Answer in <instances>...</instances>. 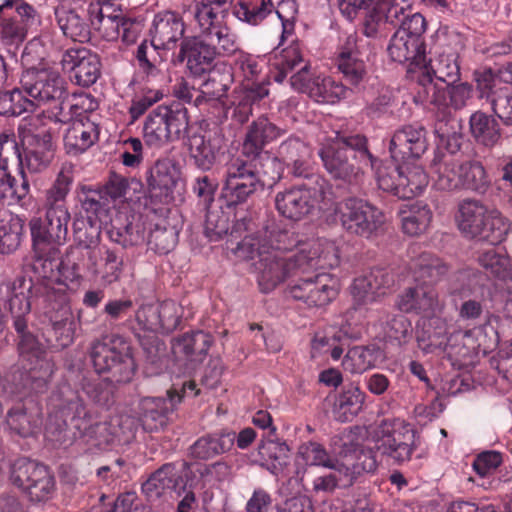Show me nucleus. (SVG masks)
I'll use <instances>...</instances> for the list:
<instances>
[{
    "label": "nucleus",
    "instance_id": "nucleus-19",
    "mask_svg": "<svg viewBox=\"0 0 512 512\" xmlns=\"http://www.w3.org/2000/svg\"><path fill=\"white\" fill-rule=\"evenodd\" d=\"M299 278L289 284V293L295 299L303 301L309 307H322L329 304L336 297V290L327 283V276L316 274Z\"/></svg>",
    "mask_w": 512,
    "mask_h": 512
},
{
    "label": "nucleus",
    "instance_id": "nucleus-47",
    "mask_svg": "<svg viewBox=\"0 0 512 512\" xmlns=\"http://www.w3.org/2000/svg\"><path fill=\"white\" fill-rule=\"evenodd\" d=\"M460 169V190L472 191L484 194L491 186L489 176L480 161L466 160L461 162Z\"/></svg>",
    "mask_w": 512,
    "mask_h": 512
},
{
    "label": "nucleus",
    "instance_id": "nucleus-37",
    "mask_svg": "<svg viewBox=\"0 0 512 512\" xmlns=\"http://www.w3.org/2000/svg\"><path fill=\"white\" fill-rule=\"evenodd\" d=\"M262 466L275 476L283 475L290 459V448L275 436H264L258 444Z\"/></svg>",
    "mask_w": 512,
    "mask_h": 512
},
{
    "label": "nucleus",
    "instance_id": "nucleus-59",
    "mask_svg": "<svg viewBox=\"0 0 512 512\" xmlns=\"http://www.w3.org/2000/svg\"><path fill=\"white\" fill-rule=\"evenodd\" d=\"M206 38L214 48L216 58L236 57L242 51L236 33L227 24L206 35Z\"/></svg>",
    "mask_w": 512,
    "mask_h": 512
},
{
    "label": "nucleus",
    "instance_id": "nucleus-62",
    "mask_svg": "<svg viewBox=\"0 0 512 512\" xmlns=\"http://www.w3.org/2000/svg\"><path fill=\"white\" fill-rule=\"evenodd\" d=\"M271 14L276 13L282 24L281 41H284L294 33L295 21L298 14V4L295 0H270Z\"/></svg>",
    "mask_w": 512,
    "mask_h": 512
},
{
    "label": "nucleus",
    "instance_id": "nucleus-46",
    "mask_svg": "<svg viewBox=\"0 0 512 512\" xmlns=\"http://www.w3.org/2000/svg\"><path fill=\"white\" fill-rule=\"evenodd\" d=\"M450 270V266L441 258L429 254H421L414 265V277L424 285H433L443 279Z\"/></svg>",
    "mask_w": 512,
    "mask_h": 512
},
{
    "label": "nucleus",
    "instance_id": "nucleus-34",
    "mask_svg": "<svg viewBox=\"0 0 512 512\" xmlns=\"http://www.w3.org/2000/svg\"><path fill=\"white\" fill-rule=\"evenodd\" d=\"M73 183L69 172L60 171L52 185L46 189L43 210L46 214L71 221V214L67 206V196Z\"/></svg>",
    "mask_w": 512,
    "mask_h": 512
},
{
    "label": "nucleus",
    "instance_id": "nucleus-44",
    "mask_svg": "<svg viewBox=\"0 0 512 512\" xmlns=\"http://www.w3.org/2000/svg\"><path fill=\"white\" fill-rule=\"evenodd\" d=\"M384 223L383 213L363 199L354 198V234L370 238Z\"/></svg>",
    "mask_w": 512,
    "mask_h": 512
},
{
    "label": "nucleus",
    "instance_id": "nucleus-56",
    "mask_svg": "<svg viewBox=\"0 0 512 512\" xmlns=\"http://www.w3.org/2000/svg\"><path fill=\"white\" fill-rule=\"evenodd\" d=\"M30 193V181L24 171L20 172L19 181L10 174L7 167L0 164V202L8 197L20 202Z\"/></svg>",
    "mask_w": 512,
    "mask_h": 512
},
{
    "label": "nucleus",
    "instance_id": "nucleus-54",
    "mask_svg": "<svg viewBox=\"0 0 512 512\" xmlns=\"http://www.w3.org/2000/svg\"><path fill=\"white\" fill-rule=\"evenodd\" d=\"M72 231L76 249L91 248L100 244L101 226L95 219L84 218V215H75Z\"/></svg>",
    "mask_w": 512,
    "mask_h": 512
},
{
    "label": "nucleus",
    "instance_id": "nucleus-45",
    "mask_svg": "<svg viewBox=\"0 0 512 512\" xmlns=\"http://www.w3.org/2000/svg\"><path fill=\"white\" fill-rule=\"evenodd\" d=\"M469 125L474 140L485 147L495 146L501 138L498 121L482 111H476L470 116Z\"/></svg>",
    "mask_w": 512,
    "mask_h": 512
},
{
    "label": "nucleus",
    "instance_id": "nucleus-27",
    "mask_svg": "<svg viewBox=\"0 0 512 512\" xmlns=\"http://www.w3.org/2000/svg\"><path fill=\"white\" fill-rule=\"evenodd\" d=\"M186 482L182 470L175 463H165L142 484V492L151 500L160 498L166 491L179 495L185 491Z\"/></svg>",
    "mask_w": 512,
    "mask_h": 512
},
{
    "label": "nucleus",
    "instance_id": "nucleus-57",
    "mask_svg": "<svg viewBox=\"0 0 512 512\" xmlns=\"http://www.w3.org/2000/svg\"><path fill=\"white\" fill-rule=\"evenodd\" d=\"M146 240L151 250L159 254H167L178 242V231L174 226L168 225L166 220H161L150 230Z\"/></svg>",
    "mask_w": 512,
    "mask_h": 512
},
{
    "label": "nucleus",
    "instance_id": "nucleus-12",
    "mask_svg": "<svg viewBox=\"0 0 512 512\" xmlns=\"http://www.w3.org/2000/svg\"><path fill=\"white\" fill-rule=\"evenodd\" d=\"M10 479L33 503L51 499L55 481L45 465L27 458L17 459L11 468Z\"/></svg>",
    "mask_w": 512,
    "mask_h": 512
},
{
    "label": "nucleus",
    "instance_id": "nucleus-22",
    "mask_svg": "<svg viewBox=\"0 0 512 512\" xmlns=\"http://www.w3.org/2000/svg\"><path fill=\"white\" fill-rule=\"evenodd\" d=\"M426 130L422 126L406 125L391 138L389 151L395 161L419 158L427 150Z\"/></svg>",
    "mask_w": 512,
    "mask_h": 512
},
{
    "label": "nucleus",
    "instance_id": "nucleus-52",
    "mask_svg": "<svg viewBox=\"0 0 512 512\" xmlns=\"http://www.w3.org/2000/svg\"><path fill=\"white\" fill-rule=\"evenodd\" d=\"M347 88L330 77L313 76L308 95L318 103H336L345 97Z\"/></svg>",
    "mask_w": 512,
    "mask_h": 512
},
{
    "label": "nucleus",
    "instance_id": "nucleus-23",
    "mask_svg": "<svg viewBox=\"0 0 512 512\" xmlns=\"http://www.w3.org/2000/svg\"><path fill=\"white\" fill-rule=\"evenodd\" d=\"M316 195L310 187L294 186L276 194L275 207L283 217L299 221L314 209Z\"/></svg>",
    "mask_w": 512,
    "mask_h": 512
},
{
    "label": "nucleus",
    "instance_id": "nucleus-40",
    "mask_svg": "<svg viewBox=\"0 0 512 512\" xmlns=\"http://www.w3.org/2000/svg\"><path fill=\"white\" fill-rule=\"evenodd\" d=\"M422 69L419 83L424 86L427 93L431 92L430 85H435L433 76L446 85L457 83L460 80V67L455 53L441 54L431 70H428L426 66Z\"/></svg>",
    "mask_w": 512,
    "mask_h": 512
},
{
    "label": "nucleus",
    "instance_id": "nucleus-16",
    "mask_svg": "<svg viewBox=\"0 0 512 512\" xmlns=\"http://www.w3.org/2000/svg\"><path fill=\"white\" fill-rule=\"evenodd\" d=\"M60 63L63 71L69 73L71 81L83 88L92 86L101 76L99 56L86 47L65 50Z\"/></svg>",
    "mask_w": 512,
    "mask_h": 512
},
{
    "label": "nucleus",
    "instance_id": "nucleus-35",
    "mask_svg": "<svg viewBox=\"0 0 512 512\" xmlns=\"http://www.w3.org/2000/svg\"><path fill=\"white\" fill-rule=\"evenodd\" d=\"M213 342L211 334L202 330L191 331L174 339L172 349L175 355L184 357L190 363H200L206 357Z\"/></svg>",
    "mask_w": 512,
    "mask_h": 512
},
{
    "label": "nucleus",
    "instance_id": "nucleus-1",
    "mask_svg": "<svg viewBox=\"0 0 512 512\" xmlns=\"http://www.w3.org/2000/svg\"><path fill=\"white\" fill-rule=\"evenodd\" d=\"M33 280L25 275L0 278V302L12 317L18 335L17 349L22 369L13 380L25 394L38 395L47 392L54 374V363L46 358L42 345L28 328V316L32 307Z\"/></svg>",
    "mask_w": 512,
    "mask_h": 512
},
{
    "label": "nucleus",
    "instance_id": "nucleus-14",
    "mask_svg": "<svg viewBox=\"0 0 512 512\" xmlns=\"http://www.w3.org/2000/svg\"><path fill=\"white\" fill-rule=\"evenodd\" d=\"M24 93L40 104L61 101L66 95L65 80L51 69H27L20 79Z\"/></svg>",
    "mask_w": 512,
    "mask_h": 512
},
{
    "label": "nucleus",
    "instance_id": "nucleus-53",
    "mask_svg": "<svg viewBox=\"0 0 512 512\" xmlns=\"http://www.w3.org/2000/svg\"><path fill=\"white\" fill-rule=\"evenodd\" d=\"M159 45L151 40H143L136 49L135 59L139 69L146 76H155L160 72L159 67L164 62V52Z\"/></svg>",
    "mask_w": 512,
    "mask_h": 512
},
{
    "label": "nucleus",
    "instance_id": "nucleus-42",
    "mask_svg": "<svg viewBox=\"0 0 512 512\" xmlns=\"http://www.w3.org/2000/svg\"><path fill=\"white\" fill-rule=\"evenodd\" d=\"M387 50L391 59L395 62H411L420 68H425L424 42H418L404 35L394 33Z\"/></svg>",
    "mask_w": 512,
    "mask_h": 512
},
{
    "label": "nucleus",
    "instance_id": "nucleus-5",
    "mask_svg": "<svg viewBox=\"0 0 512 512\" xmlns=\"http://www.w3.org/2000/svg\"><path fill=\"white\" fill-rule=\"evenodd\" d=\"M351 147L352 137H345L319 152L325 169L334 179L333 184L328 183L326 201L334 204V220L348 231L352 228V165L348 155Z\"/></svg>",
    "mask_w": 512,
    "mask_h": 512
},
{
    "label": "nucleus",
    "instance_id": "nucleus-41",
    "mask_svg": "<svg viewBox=\"0 0 512 512\" xmlns=\"http://www.w3.org/2000/svg\"><path fill=\"white\" fill-rule=\"evenodd\" d=\"M432 92L430 103L435 106H445L447 109L453 108L461 110L467 106L472 98L473 88L467 82L447 84L441 88L437 85H430Z\"/></svg>",
    "mask_w": 512,
    "mask_h": 512
},
{
    "label": "nucleus",
    "instance_id": "nucleus-17",
    "mask_svg": "<svg viewBox=\"0 0 512 512\" xmlns=\"http://www.w3.org/2000/svg\"><path fill=\"white\" fill-rule=\"evenodd\" d=\"M55 18L63 34L80 43L86 42L91 36V25H95V20L91 17L95 14V19L100 23L102 9L98 4H90L87 10L83 8L75 9L65 5L55 8Z\"/></svg>",
    "mask_w": 512,
    "mask_h": 512
},
{
    "label": "nucleus",
    "instance_id": "nucleus-20",
    "mask_svg": "<svg viewBox=\"0 0 512 512\" xmlns=\"http://www.w3.org/2000/svg\"><path fill=\"white\" fill-rule=\"evenodd\" d=\"M24 148V167L31 173L47 169L56 153V141L51 129L39 130L29 134Z\"/></svg>",
    "mask_w": 512,
    "mask_h": 512
},
{
    "label": "nucleus",
    "instance_id": "nucleus-4",
    "mask_svg": "<svg viewBox=\"0 0 512 512\" xmlns=\"http://www.w3.org/2000/svg\"><path fill=\"white\" fill-rule=\"evenodd\" d=\"M32 301L48 319L46 341L56 349L69 347L75 338L77 323L67 303L66 293L56 288L55 282L47 276L33 281Z\"/></svg>",
    "mask_w": 512,
    "mask_h": 512
},
{
    "label": "nucleus",
    "instance_id": "nucleus-55",
    "mask_svg": "<svg viewBox=\"0 0 512 512\" xmlns=\"http://www.w3.org/2000/svg\"><path fill=\"white\" fill-rule=\"evenodd\" d=\"M227 12L228 9H219L202 1L197 2L194 8V19L200 30L199 34L206 36L226 25Z\"/></svg>",
    "mask_w": 512,
    "mask_h": 512
},
{
    "label": "nucleus",
    "instance_id": "nucleus-8",
    "mask_svg": "<svg viewBox=\"0 0 512 512\" xmlns=\"http://www.w3.org/2000/svg\"><path fill=\"white\" fill-rule=\"evenodd\" d=\"M189 125L188 110L180 102L152 109L143 123V139L150 147L161 148L184 137Z\"/></svg>",
    "mask_w": 512,
    "mask_h": 512
},
{
    "label": "nucleus",
    "instance_id": "nucleus-49",
    "mask_svg": "<svg viewBox=\"0 0 512 512\" xmlns=\"http://www.w3.org/2000/svg\"><path fill=\"white\" fill-rule=\"evenodd\" d=\"M76 206L80 211L75 215L97 220L98 214L108 205L103 193L90 185H79L75 190Z\"/></svg>",
    "mask_w": 512,
    "mask_h": 512
},
{
    "label": "nucleus",
    "instance_id": "nucleus-10",
    "mask_svg": "<svg viewBox=\"0 0 512 512\" xmlns=\"http://www.w3.org/2000/svg\"><path fill=\"white\" fill-rule=\"evenodd\" d=\"M399 162L391 158L378 168V186L399 199H412L427 186L428 176L420 166Z\"/></svg>",
    "mask_w": 512,
    "mask_h": 512
},
{
    "label": "nucleus",
    "instance_id": "nucleus-50",
    "mask_svg": "<svg viewBox=\"0 0 512 512\" xmlns=\"http://www.w3.org/2000/svg\"><path fill=\"white\" fill-rule=\"evenodd\" d=\"M35 107L36 104L26 97L22 88L12 90L0 88V116L18 117L24 113L34 112Z\"/></svg>",
    "mask_w": 512,
    "mask_h": 512
},
{
    "label": "nucleus",
    "instance_id": "nucleus-29",
    "mask_svg": "<svg viewBox=\"0 0 512 512\" xmlns=\"http://www.w3.org/2000/svg\"><path fill=\"white\" fill-rule=\"evenodd\" d=\"M285 132V129L277 126L269 118L260 116L248 126L241 152L246 156L265 152L264 147L283 136Z\"/></svg>",
    "mask_w": 512,
    "mask_h": 512
},
{
    "label": "nucleus",
    "instance_id": "nucleus-43",
    "mask_svg": "<svg viewBox=\"0 0 512 512\" xmlns=\"http://www.w3.org/2000/svg\"><path fill=\"white\" fill-rule=\"evenodd\" d=\"M490 211L478 200L467 199L462 201L459 204L457 216L460 231L466 237L476 239Z\"/></svg>",
    "mask_w": 512,
    "mask_h": 512
},
{
    "label": "nucleus",
    "instance_id": "nucleus-25",
    "mask_svg": "<svg viewBox=\"0 0 512 512\" xmlns=\"http://www.w3.org/2000/svg\"><path fill=\"white\" fill-rule=\"evenodd\" d=\"M69 221L45 213V220L32 217L29 228L33 247L44 250L49 245H62L67 241Z\"/></svg>",
    "mask_w": 512,
    "mask_h": 512
},
{
    "label": "nucleus",
    "instance_id": "nucleus-58",
    "mask_svg": "<svg viewBox=\"0 0 512 512\" xmlns=\"http://www.w3.org/2000/svg\"><path fill=\"white\" fill-rule=\"evenodd\" d=\"M509 221L503 217L498 211L491 210L482 225L481 231L478 232L476 239L482 242H488L491 245L500 244L505 240L509 230Z\"/></svg>",
    "mask_w": 512,
    "mask_h": 512
},
{
    "label": "nucleus",
    "instance_id": "nucleus-60",
    "mask_svg": "<svg viewBox=\"0 0 512 512\" xmlns=\"http://www.w3.org/2000/svg\"><path fill=\"white\" fill-rule=\"evenodd\" d=\"M307 159L308 158H299V161L289 162L286 165L291 167L290 172L294 177L303 178L307 181L306 183L297 185L298 187H310L314 189V193H318L322 201H326L328 182L321 175L309 169Z\"/></svg>",
    "mask_w": 512,
    "mask_h": 512
},
{
    "label": "nucleus",
    "instance_id": "nucleus-18",
    "mask_svg": "<svg viewBox=\"0 0 512 512\" xmlns=\"http://www.w3.org/2000/svg\"><path fill=\"white\" fill-rule=\"evenodd\" d=\"M215 60V50L202 34L186 36L176 55V61L185 62L188 72L194 77H202L214 68Z\"/></svg>",
    "mask_w": 512,
    "mask_h": 512
},
{
    "label": "nucleus",
    "instance_id": "nucleus-6",
    "mask_svg": "<svg viewBox=\"0 0 512 512\" xmlns=\"http://www.w3.org/2000/svg\"><path fill=\"white\" fill-rule=\"evenodd\" d=\"M377 416L371 412L365 419L359 418L354 426L357 440L370 442L377 450H382L396 462L402 463L410 459L412 454V438L410 430L403 427L400 421L382 420L376 424Z\"/></svg>",
    "mask_w": 512,
    "mask_h": 512
},
{
    "label": "nucleus",
    "instance_id": "nucleus-24",
    "mask_svg": "<svg viewBox=\"0 0 512 512\" xmlns=\"http://www.w3.org/2000/svg\"><path fill=\"white\" fill-rule=\"evenodd\" d=\"M181 179L179 165L173 160L158 159L146 171V182L152 196L172 199V193Z\"/></svg>",
    "mask_w": 512,
    "mask_h": 512
},
{
    "label": "nucleus",
    "instance_id": "nucleus-11",
    "mask_svg": "<svg viewBox=\"0 0 512 512\" xmlns=\"http://www.w3.org/2000/svg\"><path fill=\"white\" fill-rule=\"evenodd\" d=\"M223 196L228 206L244 203L260 188L255 164L241 152L229 156L224 164Z\"/></svg>",
    "mask_w": 512,
    "mask_h": 512
},
{
    "label": "nucleus",
    "instance_id": "nucleus-38",
    "mask_svg": "<svg viewBox=\"0 0 512 512\" xmlns=\"http://www.w3.org/2000/svg\"><path fill=\"white\" fill-rule=\"evenodd\" d=\"M461 162L451 155L436 154L431 161V171L434 177V186L441 191L460 190Z\"/></svg>",
    "mask_w": 512,
    "mask_h": 512
},
{
    "label": "nucleus",
    "instance_id": "nucleus-39",
    "mask_svg": "<svg viewBox=\"0 0 512 512\" xmlns=\"http://www.w3.org/2000/svg\"><path fill=\"white\" fill-rule=\"evenodd\" d=\"M206 74L208 77L201 84L200 94L194 100L196 106L201 105L203 101L222 102L234 81L230 67L224 66L222 70L214 67Z\"/></svg>",
    "mask_w": 512,
    "mask_h": 512
},
{
    "label": "nucleus",
    "instance_id": "nucleus-30",
    "mask_svg": "<svg viewBox=\"0 0 512 512\" xmlns=\"http://www.w3.org/2000/svg\"><path fill=\"white\" fill-rule=\"evenodd\" d=\"M100 24L109 41L121 40L126 45L134 44L144 29V19L127 14L101 15Z\"/></svg>",
    "mask_w": 512,
    "mask_h": 512
},
{
    "label": "nucleus",
    "instance_id": "nucleus-3",
    "mask_svg": "<svg viewBox=\"0 0 512 512\" xmlns=\"http://www.w3.org/2000/svg\"><path fill=\"white\" fill-rule=\"evenodd\" d=\"M235 253L243 258L259 260L255 263L257 282L263 293H270L287 278L307 274L319 266L320 250L313 244H304L301 252L286 258L275 251H266L265 245L245 237Z\"/></svg>",
    "mask_w": 512,
    "mask_h": 512
},
{
    "label": "nucleus",
    "instance_id": "nucleus-61",
    "mask_svg": "<svg viewBox=\"0 0 512 512\" xmlns=\"http://www.w3.org/2000/svg\"><path fill=\"white\" fill-rule=\"evenodd\" d=\"M477 260L488 276L505 279L510 275L512 265L509 257L494 248L479 253Z\"/></svg>",
    "mask_w": 512,
    "mask_h": 512
},
{
    "label": "nucleus",
    "instance_id": "nucleus-63",
    "mask_svg": "<svg viewBox=\"0 0 512 512\" xmlns=\"http://www.w3.org/2000/svg\"><path fill=\"white\" fill-rule=\"evenodd\" d=\"M372 443L357 440L354 436V478L364 474H372L377 469L374 445Z\"/></svg>",
    "mask_w": 512,
    "mask_h": 512
},
{
    "label": "nucleus",
    "instance_id": "nucleus-48",
    "mask_svg": "<svg viewBox=\"0 0 512 512\" xmlns=\"http://www.w3.org/2000/svg\"><path fill=\"white\" fill-rule=\"evenodd\" d=\"M248 157L255 164L260 188L273 187L282 178L284 164L275 154L272 155L266 151Z\"/></svg>",
    "mask_w": 512,
    "mask_h": 512
},
{
    "label": "nucleus",
    "instance_id": "nucleus-7",
    "mask_svg": "<svg viewBox=\"0 0 512 512\" xmlns=\"http://www.w3.org/2000/svg\"><path fill=\"white\" fill-rule=\"evenodd\" d=\"M89 358L98 374H109L110 382L129 383L137 371L132 347L119 335L105 336L93 341L89 347Z\"/></svg>",
    "mask_w": 512,
    "mask_h": 512
},
{
    "label": "nucleus",
    "instance_id": "nucleus-13",
    "mask_svg": "<svg viewBox=\"0 0 512 512\" xmlns=\"http://www.w3.org/2000/svg\"><path fill=\"white\" fill-rule=\"evenodd\" d=\"M185 146L191 163L201 171H210L219 161L224 147V136L218 130L193 129L184 133Z\"/></svg>",
    "mask_w": 512,
    "mask_h": 512
},
{
    "label": "nucleus",
    "instance_id": "nucleus-36",
    "mask_svg": "<svg viewBox=\"0 0 512 512\" xmlns=\"http://www.w3.org/2000/svg\"><path fill=\"white\" fill-rule=\"evenodd\" d=\"M438 306L437 293L429 286L409 287L398 296L396 307L405 313L433 314Z\"/></svg>",
    "mask_w": 512,
    "mask_h": 512
},
{
    "label": "nucleus",
    "instance_id": "nucleus-26",
    "mask_svg": "<svg viewBox=\"0 0 512 512\" xmlns=\"http://www.w3.org/2000/svg\"><path fill=\"white\" fill-rule=\"evenodd\" d=\"M235 439L236 433L228 428L205 433L190 445L189 456L195 460L213 459L229 452L235 444Z\"/></svg>",
    "mask_w": 512,
    "mask_h": 512
},
{
    "label": "nucleus",
    "instance_id": "nucleus-9",
    "mask_svg": "<svg viewBox=\"0 0 512 512\" xmlns=\"http://www.w3.org/2000/svg\"><path fill=\"white\" fill-rule=\"evenodd\" d=\"M40 24V14L25 0L0 3V43L9 53L15 54L28 33L36 31Z\"/></svg>",
    "mask_w": 512,
    "mask_h": 512
},
{
    "label": "nucleus",
    "instance_id": "nucleus-33",
    "mask_svg": "<svg viewBox=\"0 0 512 512\" xmlns=\"http://www.w3.org/2000/svg\"><path fill=\"white\" fill-rule=\"evenodd\" d=\"M5 422L14 433L30 436L40 423V409L32 399H21L8 408Z\"/></svg>",
    "mask_w": 512,
    "mask_h": 512
},
{
    "label": "nucleus",
    "instance_id": "nucleus-31",
    "mask_svg": "<svg viewBox=\"0 0 512 512\" xmlns=\"http://www.w3.org/2000/svg\"><path fill=\"white\" fill-rule=\"evenodd\" d=\"M99 138V126L87 116L76 119L63 137L64 149L70 156H78L93 146Z\"/></svg>",
    "mask_w": 512,
    "mask_h": 512
},
{
    "label": "nucleus",
    "instance_id": "nucleus-21",
    "mask_svg": "<svg viewBox=\"0 0 512 512\" xmlns=\"http://www.w3.org/2000/svg\"><path fill=\"white\" fill-rule=\"evenodd\" d=\"M186 24L183 17L174 11L159 12L154 16L150 28L153 43L166 51H175L186 38Z\"/></svg>",
    "mask_w": 512,
    "mask_h": 512
},
{
    "label": "nucleus",
    "instance_id": "nucleus-51",
    "mask_svg": "<svg viewBox=\"0 0 512 512\" xmlns=\"http://www.w3.org/2000/svg\"><path fill=\"white\" fill-rule=\"evenodd\" d=\"M270 0H240L232 8L239 21L251 26L260 25L271 14Z\"/></svg>",
    "mask_w": 512,
    "mask_h": 512
},
{
    "label": "nucleus",
    "instance_id": "nucleus-64",
    "mask_svg": "<svg viewBox=\"0 0 512 512\" xmlns=\"http://www.w3.org/2000/svg\"><path fill=\"white\" fill-rule=\"evenodd\" d=\"M431 219L432 212L427 205H413L402 217V229L410 236L419 235L428 228Z\"/></svg>",
    "mask_w": 512,
    "mask_h": 512
},
{
    "label": "nucleus",
    "instance_id": "nucleus-15",
    "mask_svg": "<svg viewBox=\"0 0 512 512\" xmlns=\"http://www.w3.org/2000/svg\"><path fill=\"white\" fill-rule=\"evenodd\" d=\"M183 308L173 300L159 304L141 305L135 312V321L141 331L169 334L182 321Z\"/></svg>",
    "mask_w": 512,
    "mask_h": 512
},
{
    "label": "nucleus",
    "instance_id": "nucleus-28",
    "mask_svg": "<svg viewBox=\"0 0 512 512\" xmlns=\"http://www.w3.org/2000/svg\"><path fill=\"white\" fill-rule=\"evenodd\" d=\"M174 410L173 399L162 397H144L137 406V414L142 429L153 433L163 430L169 422V415Z\"/></svg>",
    "mask_w": 512,
    "mask_h": 512
},
{
    "label": "nucleus",
    "instance_id": "nucleus-2",
    "mask_svg": "<svg viewBox=\"0 0 512 512\" xmlns=\"http://www.w3.org/2000/svg\"><path fill=\"white\" fill-rule=\"evenodd\" d=\"M51 414L47 431L58 433L56 440L61 441V434L67 429L75 430L74 436L82 438L91 447L99 450L108 448L115 435L107 422L92 423V415L83 402L79 391L70 383H59L49 397Z\"/></svg>",
    "mask_w": 512,
    "mask_h": 512
},
{
    "label": "nucleus",
    "instance_id": "nucleus-32",
    "mask_svg": "<svg viewBox=\"0 0 512 512\" xmlns=\"http://www.w3.org/2000/svg\"><path fill=\"white\" fill-rule=\"evenodd\" d=\"M107 235L124 248L138 246L146 241V226L140 218L120 214L111 221Z\"/></svg>",
    "mask_w": 512,
    "mask_h": 512
}]
</instances>
